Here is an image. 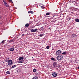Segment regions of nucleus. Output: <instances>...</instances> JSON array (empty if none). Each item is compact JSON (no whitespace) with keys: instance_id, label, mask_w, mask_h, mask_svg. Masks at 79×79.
I'll return each instance as SVG.
<instances>
[{"instance_id":"1","label":"nucleus","mask_w":79,"mask_h":79,"mask_svg":"<svg viewBox=\"0 0 79 79\" xmlns=\"http://www.w3.org/2000/svg\"><path fill=\"white\" fill-rule=\"evenodd\" d=\"M63 58V56L62 55L58 56L57 57V59L58 60H61Z\"/></svg>"},{"instance_id":"2","label":"nucleus","mask_w":79,"mask_h":79,"mask_svg":"<svg viewBox=\"0 0 79 79\" xmlns=\"http://www.w3.org/2000/svg\"><path fill=\"white\" fill-rule=\"evenodd\" d=\"M8 64L9 66H11L12 64H13V60H9L8 62Z\"/></svg>"},{"instance_id":"3","label":"nucleus","mask_w":79,"mask_h":79,"mask_svg":"<svg viewBox=\"0 0 79 79\" xmlns=\"http://www.w3.org/2000/svg\"><path fill=\"white\" fill-rule=\"evenodd\" d=\"M61 53V51L60 50H58L56 52V55H60Z\"/></svg>"},{"instance_id":"4","label":"nucleus","mask_w":79,"mask_h":79,"mask_svg":"<svg viewBox=\"0 0 79 79\" xmlns=\"http://www.w3.org/2000/svg\"><path fill=\"white\" fill-rule=\"evenodd\" d=\"M37 30H38V29H32L31 30V31L32 32H35L37 31Z\"/></svg>"},{"instance_id":"5","label":"nucleus","mask_w":79,"mask_h":79,"mask_svg":"<svg viewBox=\"0 0 79 79\" xmlns=\"http://www.w3.org/2000/svg\"><path fill=\"white\" fill-rule=\"evenodd\" d=\"M52 75L53 77H56V76H57V74H56V73L54 72L52 74Z\"/></svg>"},{"instance_id":"6","label":"nucleus","mask_w":79,"mask_h":79,"mask_svg":"<svg viewBox=\"0 0 79 79\" xmlns=\"http://www.w3.org/2000/svg\"><path fill=\"white\" fill-rule=\"evenodd\" d=\"M14 41H15V39H12L10 40L9 42V44H11V42H14Z\"/></svg>"},{"instance_id":"7","label":"nucleus","mask_w":79,"mask_h":79,"mask_svg":"<svg viewBox=\"0 0 79 79\" xmlns=\"http://www.w3.org/2000/svg\"><path fill=\"white\" fill-rule=\"evenodd\" d=\"M57 63L56 62H55L53 63V65L55 66V67H57Z\"/></svg>"},{"instance_id":"8","label":"nucleus","mask_w":79,"mask_h":79,"mask_svg":"<svg viewBox=\"0 0 79 79\" xmlns=\"http://www.w3.org/2000/svg\"><path fill=\"white\" fill-rule=\"evenodd\" d=\"M14 50H15L14 48H12L10 49L9 50L10 52H13V51H14Z\"/></svg>"},{"instance_id":"9","label":"nucleus","mask_w":79,"mask_h":79,"mask_svg":"<svg viewBox=\"0 0 79 79\" xmlns=\"http://www.w3.org/2000/svg\"><path fill=\"white\" fill-rule=\"evenodd\" d=\"M28 13L29 14L31 13V14H34V12L32 11H29L28 12Z\"/></svg>"},{"instance_id":"10","label":"nucleus","mask_w":79,"mask_h":79,"mask_svg":"<svg viewBox=\"0 0 79 79\" xmlns=\"http://www.w3.org/2000/svg\"><path fill=\"white\" fill-rule=\"evenodd\" d=\"M23 59H24V58L22 57H19V61H20V60H23Z\"/></svg>"},{"instance_id":"11","label":"nucleus","mask_w":79,"mask_h":79,"mask_svg":"<svg viewBox=\"0 0 79 79\" xmlns=\"http://www.w3.org/2000/svg\"><path fill=\"white\" fill-rule=\"evenodd\" d=\"M75 22H77V23H78L79 22V19H75Z\"/></svg>"},{"instance_id":"12","label":"nucleus","mask_w":79,"mask_h":79,"mask_svg":"<svg viewBox=\"0 0 79 79\" xmlns=\"http://www.w3.org/2000/svg\"><path fill=\"white\" fill-rule=\"evenodd\" d=\"M36 71H37V69H34L33 70V73H35Z\"/></svg>"},{"instance_id":"13","label":"nucleus","mask_w":79,"mask_h":79,"mask_svg":"<svg viewBox=\"0 0 79 79\" xmlns=\"http://www.w3.org/2000/svg\"><path fill=\"white\" fill-rule=\"evenodd\" d=\"M5 40H3V41H2V42H1V44H5Z\"/></svg>"},{"instance_id":"14","label":"nucleus","mask_w":79,"mask_h":79,"mask_svg":"<svg viewBox=\"0 0 79 79\" xmlns=\"http://www.w3.org/2000/svg\"><path fill=\"white\" fill-rule=\"evenodd\" d=\"M25 27H29V24L28 23H27L25 24Z\"/></svg>"},{"instance_id":"15","label":"nucleus","mask_w":79,"mask_h":79,"mask_svg":"<svg viewBox=\"0 0 79 79\" xmlns=\"http://www.w3.org/2000/svg\"><path fill=\"white\" fill-rule=\"evenodd\" d=\"M4 4L5 6H6V7H8L9 6H8V5L7 3H6V2Z\"/></svg>"},{"instance_id":"16","label":"nucleus","mask_w":79,"mask_h":79,"mask_svg":"<svg viewBox=\"0 0 79 79\" xmlns=\"http://www.w3.org/2000/svg\"><path fill=\"white\" fill-rule=\"evenodd\" d=\"M51 60H53V61H55V59L53 57H52L51 58Z\"/></svg>"},{"instance_id":"17","label":"nucleus","mask_w":79,"mask_h":79,"mask_svg":"<svg viewBox=\"0 0 79 79\" xmlns=\"http://www.w3.org/2000/svg\"><path fill=\"white\" fill-rule=\"evenodd\" d=\"M32 79H38V78H37V77L35 76L34 77H33Z\"/></svg>"},{"instance_id":"18","label":"nucleus","mask_w":79,"mask_h":79,"mask_svg":"<svg viewBox=\"0 0 79 79\" xmlns=\"http://www.w3.org/2000/svg\"><path fill=\"white\" fill-rule=\"evenodd\" d=\"M66 53H67L66 52H64L62 53V54L63 55H66Z\"/></svg>"},{"instance_id":"19","label":"nucleus","mask_w":79,"mask_h":79,"mask_svg":"<svg viewBox=\"0 0 79 79\" xmlns=\"http://www.w3.org/2000/svg\"><path fill=\"white\" fill-rule=\"evenodd\" d=\"M19 63H23V61L22 60H20L19 61Z\"/></svg>"},{"instance_id":"20","label":"nucleus","mask_w":79,"mask_h":79,"mask_svg":"<svg viewBox=\"0 0 79 79\" xmlns=\"http://www.w3.org/2000/svg\"><path fill=\"white\" fill-rule=\"evenodd\" d=\"M46 15H50V13L49 12H48L46 13Z\"/></svg>"},{"instance_id":"21","label":"nucleus","mask_w":79,"mask_h":79,"mask_svg":"<svg viewBox=\"0 0 79 79\" xmlns=\"http://www.w3.org/2000/svg\"><path fill=\"white\" fill-rule=\"evenodd\" d=\"M16 66V65H15L12 66L11 67V68H15V67Z\"/></svg>"},{"instance_id":"22","label":"nucleus","mask_w":79,"mask_h":79,"mask_svg":"<svg viewBox=\"0 0 79 79\" xmlns=\"http://www.w3.org/2000/svg\"><path fill=\"white\" fill-rule=\"evenodd\" d=\"M6 74H10V72L9 71H7L6 72Z\"/></svg>"},{"instance_id":"23","label":"nucleus","mask_w":79,"mask_h":79,"mask_svg":"<svg viewBox=\"0 0 79 79\" xmlns=\"http://www.w3.org/2000/svg\"><path fill=\"white\" fill-rule=\"evenodd\" d=\"M50 48V47H49V46H47L46 47V48H47V49H49Z\"/></svg>"},{"instance_id":"24","label":"nucleus","mask_w":79,"mask_h":79,"mask_svg":"<svg viewBox=\"0 0 79 79\" xmlns=\"http://www.w3.org/2000/svg\"><path fill=\"white\" fill-rule=\"evenodd\" d=\"M44 35V34H40L39 35L40 37H42Z\"/></svg>"},{"instance_id":"25","label":"nucleus","mask_w":79,"mask_h":79,"mask_svg":"<svg viewBox=\"0 0 79 79\" xmlns=\"http://www.w3.org/2000/svg\"><path fill=\"white\" fill-rule=\"evenodd\" d=\"M74 1H72V3H74V5L75 6H77V5H75V3H74Z\"/></svg>"},{"instance_id":"26","label":"nucleus","mask_w":79,"mask_h":79,"mask_svg":"<svg viewBox=\"0 0 79 79\" xmlns=\"http://www.w3.org/2000/svg\"><path fill=\"white\" fill-rule=\"evenodd\" d=\"M41 8H42V9H44V8H45L43 6H41Z\"/></svg>"},{"instance_id":"27","label":"nucleus","mask_w":79,"mask_h":79,"mask_svg":"<svg viewBox=\"0 0 79 79\" xmlns=\"http://www.w3.org/2000/svg\"><path fill=\"white\" fill-rule=\"evenodd\" d=\"M9 2H11L12 3H13L12 0H9Z\"/></svg>"},{"instance_id":"28","label":"nucleus","mask_w":79,"mask_h":79,"mask_svg":"<svg viewBox=\"0 0 79 79\" xmlns=\"http://www.w3.org/2000/svg\"><path fill=\"white\" fill-rule=\"evenodd\" d=\"M41 28H42V31H44V29L43 28V27H41Z\"/></svg>"},{"instance_id":"29","label":"nucleus","mask_w":79,"mask_h":79,"mask_svg":"<svg viewBox=\"0 0 79 79\" xmlns=\"http://www.w3.org/2000/svg\"><path fill=\"white\" fill-rule=\"evenodd\" d=\"M3 2H4V4H5V3H6V2L5 1V0H3Z\"/></svg>"},{"instance_id":"30","label":"nucleus","mask_w":79,"mask_h":79,"mask_svg":"<svg viewBox=\"0 0 79 79\" xmlns=\"http://www.w3.org/2000/svg\"><path fill=\"white\" fill-rule=\"evenodd\" d=\"M24 34H23L22 35V37H23V36H24Z\"/></svg>"},{"instance_id":"31","label":"nucleus","mask_w":79,"mask_h":79,"mask_svg":"<svg viewBox=\"0 0 79 79\" xmlns=\"http://www.w3.org/2000/svg\"><path fill=\"white\" fill-rule=\"evenodd\" d=\"M48 29H50V31H51V27L49 28Z\"/></svg>"},{"instance_id":"32","label":"nucleus","mask_w":79,"mask_h":79,"mask_svg":"<svg viewBox=\"0 0 79 79\" xmlns=\"http://www.w3.org/2000/svg\"><path fill=\"white\" fill-rule=\"evenodd\" d=\"M22 63H24V60H22Z\"/></svg>"},{"instance_id":"33","label":"nucleus","mask_w":79,"mask_h":79,"mask_svg":"<svg viewBox=\"0 0 79 79\" xmlns=\"http://www.w3.org/2000/svg\"><path fill=\"white\" fill-rule=\"evenodd\" d=\"M39 74V73H36V74Z\"/></svg>"},{"instance_id":"34","label":"nucleus","mask_w":79,"mask_h":79,"mask_svg":"<svg viewBox=\"0 0 79 79\" xmlns=\"http://www.w3.org/2000/svg\"><path fill=\"white\" fill-rule=\"evenodd\" d=\"M74 2H75V3H77V2H76V1H75V2L74 1Z\"/></svg>"},{"instance_id":"35","label":"nucleus","mask_w":79,"mask_h":79,"mask_svg":"<svg viewBox=\"0 0 79 79\" xmlns=\"http://www.w3.org/2000/svg\"><path fill=\"white\" fill-rule=\"evenodd\" d=\"M78 69H79V67H78Z\"/></svg>"},{"instance_id":"36","label":"nucleus","mask_w":79,"mask_h":79,"mask_svg":"<svg viewBox=\"0 0 79 79\" xmlns=\"http://www.w3.org/2000/svg\"><path fill=\"white\" fill-rule=\"evenodd\" d=\"M1 19V16H0V19Z\"/></svg>"},{"instance_id":"37","label":"nucleus","mask_w":79,"mask_h":79,"mask_svg":"<svg viewBox=\"0 0 79 79\" xmlns=\"http://www.w3.org/2000/svg\"><path fill=\"white\" fill-rule=\"evenodd\" d=\"M69 20H70V19H69Z\"/></svg>"}]
</instances>
